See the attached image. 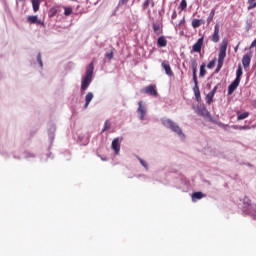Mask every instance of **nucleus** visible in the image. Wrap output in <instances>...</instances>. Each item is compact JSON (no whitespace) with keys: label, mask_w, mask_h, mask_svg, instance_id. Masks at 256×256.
<instances>
[{"label":"nucleus","mask_w":256,"mask_h":256,"mask_svg":"<svg viewBox=\"0 0 256 256\" xmlns=\"http://www.w3.org/2000/svg\"><path fill=\"white\" fill-rule=\"evenodd\" d=\"M72 1H75V0H72Z\"/></svg>","instance_id":"obj_46"},{"label":"nucleus","mask_w":256,"mask_h":256,"mask_svg":"<svg viewBox=\"0 0 256 256\" xmlns=\"http://www.w3.org/2000/svg\"><path fill=\"white\" fill-rule=\"evenodd\" d=\"M139 162H140L142 167H145V169H147V162H145V160L139 158Z\"/></svg>","instance_id":"obj_35"},{"label":"nucleus","mask_w":256,"mask_h":256,"mask_svg":"<svg viewBox=\"0 0 256 256\" xmlns=\"http://www.w3.org/2000/svg\"><path fill=\"white\" fill-rule=\"evenodd\" d=\"M229 42L227 40H223L221 46L219 48V55H218V65L216 68V73H219L223 67V63H225V58L227 57V46Z\"/></svg>","instance_id":"obj_1"},{"label":"nucleus","mask_w":256,"mask_h":256,"mask_svg":"<svg viewBox=\"0 0 256 256\" xmlns=\"http://www.w3.org/2000/svg\"><path fill=\"white\" fill-rule=\"evenodd\" d=\"M193 81H194V88H193L194 95L197 101H201V91L199 90V82L197 81V78L196 80H193Z\"/></svg>","instance_id":"obj_8"},{"label":"nucleus","mask_w":256,"mask_h":256,"mask_svg":"<svg viewBox=\"0 0 256 256\" xmlns=\"http://www.w3.org/2000/svg\"><path fill=\"white\" fill-rule=\"evenodd\" d=\"M172 19H177V12H173L172 16H171Z\"/></svg>","instance_id":"obj_37"},{"label":"nucleus","mask_w":256,"mask_h":256,"mask_svg":"<svg viewBox=\"0 0 256 256\" xmlns=\"http://www.w3.org/2000/svg\"><path fill=\"white\" fill-rule=\"evenodd\" d=\"M213 97H215V95L211 92H209L206 96V103H208V105H211V103H213Z\"/></svg>","instance_id":"obj_24"},{"label":"nucleus","mask_w":256,"mask_h":256,"mask_svg":"<svg viewBox=\"0 0 256 256\" xmlns=\"http://www.w3.org/2000/svg\"><path fill=\"white\" fill-rule=\"evenodd\" d=\"M180 9L181 11H185L187 9V0H181Z\"/></svg>","instance_id":"obj_28"},{"label":"nucleus","mask_w":256,"mask_h":256,"mask_svg":"<svg viewBox=\"0 0 256 256\" xmlns=\"http://www.w3.org/2000/svg\"><path fill=\"white\" fill-rule=\"evenodd\" d=\"M217 62L216 59H213L212 61H210L207 65L208 69H213V67H215V63Z\"/></svg>","instance_id":"obj_32"},{"label":"nucleus","mask_w":256,"mask_h":256,"mask_svg":"<svg viewBox=\"0 0 256 256\" xmlns=\"http://www.w3.org/2000/svg\"><path fill=\"white\" fill-rule=\"evenodd\" d=\"M37 61H38L39 65H40V67H43V60H41V53H39L37 55Z\"/></svg>","instance_id":"obj_34"},{"label":"nucleus","mask_w":256,"mask_h":256,"mask_svg":"<svg viewBox=\"0 0 256 256\" xmlns=\"http://www.w3.org/2000/svg\"><path fill=\"white\" fill-rule=\"evenodd\" d=\"M151 5V0H145L144 3L142 4V9L143 11H146L147 7Z\"/></svg>","instance_id":"obj_31"},{"label":"nucleus","mask_w":256,"mask_h":256,"mask_svg":"<svg viewBox=\"0 0 256 256\" xmlns=\"http://www.w3.org/2000/svg\"><path fill=\"white\" fill-rule=\"evenodd\" d=\"M248 3V7H247V9H248V11H251V10H253V9H255L256 8V2H247Z\"/></svg>","instance_id":"obj_30"},{"label":"nucleus","mask_w":256,"mask_h":256,"mask_svg":"<svg viewBox=\"0 0 256 256\" xmlns=\"http://www.w3.org/2000/svg\"><path fill=\"white\" fill-rule=\"evenodd\" d=\"M248 205L251 207V203H248Z\"/></svg>","instance_id":"obj_45"},{"label":"nucleus","mask_w":256,"mask_h":256,"mask_svg":"<svg viewBox=\"0 0 256 256\" xmlns=\"http://www.w3.org/2000/svg\"><path fill=\"white\" fill-rule=\"evenodd\" d=\"M211 41L213 43H219V24H216L214 26V32H213Z\"/></svg>","instance_id":"obj_12"},{"label":"nucleus","mask_w":256,"mask_h":256,"mask_svg":"<svg viewBox=\"0 0 256 256\" xmlns=\"http://www.w3.org/2000/svg\"><path fill=\"white\" fill-rule=\"evenodd\" d=\"M197 114L201 115V117H209V111H207V108L205 106H200L197 109Z\"/></svg>","instance_id":"obj_15"},{"label":"nucleus","mask_w":256,"mask_h":256,"mask_svg":"<svg viewBox=\"0 0 256 256\" xmlns=\"http://www.w3.org/2000/svg\"><path fill=\"white\" fill-rule=\"evenodd\" d=\"M190 64L192 67L193 81H196V79H197V60L195 58H192L190 61Z\"/></svg>","instance_id":"obj_9"},{"label":"nucleus","mask_w":256,"mask_h":256,"mask_svg":"<svg viewBox=\"0 0 256 256\" xmlns=\"http://www.w3.org/2000/svg\"><path fill=\"white\" fill-rule=\"evenodd\" d=\"M205 41V37H201L197 40V42L192 46V53H201V49H203V43Z\"/></svg>","instance_id":"obj_4"},{"label":"nucleus","mask_w":256,"mask_h":256,"mask_svg":"<svg viewBox=\"0 0 256 256\" xmlns=\"http://www.w3.org/2000/svg\"><path fill=\"white\" fill-rule=\"evenodd\" d=\"M41 5V0H32V7L34 13H37L39 11V6Z\"/></svg>","instance_id":"obj_19"},{"label":"nucleus","mask_w":256,"mask_h":256,"mask_svg":"<svg viewBox=\"0 0 256 256\" xmlns=\"http://www.w3.org/2000/svg\"><path fill=\"white\" fill-rule=\"evenodd\" d=\"M210 93H212V95H215V93H217V86H215Z\"/></svg>","instance_id":"obj_36"},{"label":"nucleus","mask_w":256,"mask_h":256,"mask_svg":"<svg viewBox=\"0 0 256 256\" xmlns=\"http://www.w3.org/2000/svg\"><path fill=\"white\" fill-rule=\"evenodd\" d=\"M247 117H249V112L237 113L238 121H243V119H247Z\"/></svg>","instance_id":"obj_22"},{"label":"nucleus","mask_w":256,"mask_h":256,"mask_svg":"<svg viewBox=\"0 0 256 256\" xmlns=\"http://www.w3.org/2000/svg\"><path fill=\"white\" fill-rule=\"evenodd\" d=\"M252 57H253L252 53H247L243 56L242 65H243L244 69H247V67H249V65H251V58Z\"/></svg>","instance_id":"obj_6"},{"label":"nucleus","mask_w":256,"mask_h":256,"mask_svg":"<svg viewBox=\"0 0 256 256\" xmlns=\"http://www.w3.org/2000/svg\"><path fill=\"white\" fill-rule=\"evenodd\" d=\"M139 107L137 109V112L139 113L140 115V119L141 121H143L145 119V113H147V111L145 110V106L143 105V102H139L138 103Z\"/></svg>","instance_id":"obj_11"},{"label":"nucleus","mask_w":256,"mask_h":256,"mask_svg":"<svg viewBox=\"0 0 256 256\" xmlns=\"http://www.w3.org/2000/svg\"><path fill=\"white\" fill-rule=\"evenodd\" d=\"M250 214H252V215H256V211H255V213H253V211H251V210H250Z\"/></svg>","instance_id":"obj_44"},{"label":"nucleus","mask_w":256,"mask_h":256,"mask_svg":"<svg viewBox=\"0 0 256 256\" xmlns=\"http://www.w3.org/2000/svg\"><path fill=\"white\" fill-rule=\"evenodd\" d=\"M150 5H151V7H155V2H153V0H151Z\"/></svg>","instance_id":"obj_40"},{"label":"nucleus","mask_w":256,"mask_h":256,"mask_svg":"<svg viewBox=\"0 0 256 256\" xmlns=\"http://www.w3.org/2000/svg\"><path fill=\"white\" fill-rule=\"evenodd\" d=\"M106 57H108L109 59H113V53H107Z\"/></svg>","instance_id":"obj_38"},{"label":"nucleus","mask_w":256,"mask_h":256,"mask_svg":"<svg viewBox=\"0 0 256 256\" xmlns=\"http://www.w3.org/2000/svg\"><path fill=\"white\" fill-rule=\"evenodd\" d=\"M71 13H73V8H71V7H64V15L66 17H69V15H71Z\"/></svg>","instance_id":"obj_27"},{"label":"nucleus","mask_w":256,"mask_h":256,"mask_svg":"<svg viewBox=\"0 0 256 256\" xmlns=\"http://www.w3.org/2000/svg\"><path fill=\"white\" fill-rule=\"evenodd\" d=\"M242 75H243V68L241 66H239L237 71H236V78H235V80L241 82Z\"/></svg>","instance_id":"obj_21"},{"label":"nucleus","mask_w":256,"mask_h":256,"mask_svg":"<svg viewBox=\"0 0 256 256\" xmlns=\"http://www.w3.org/2000/svg\"><path fill=\"white\" fill-rule=\"evenodd\" d=\"M250 47L251 48L256 47V39L251 43Z\"/></svg>","instance_id":"obj_39"},{"label":"nucleus","mask_w":256,"mask_h":256,"mask_svg":"<svg viewBox=\"0 0 256 256\" xmlns=\"http://www.w3.org/2000/svg\"><path fill=\"white\" fill-rule=\"evenodd\" d=\"M239 48V45H237L235 48H234V51L237 52V49Z\"/></svg>","instance_id":"obj_42"},{"label":"nucleus","mask_w":256,"mask_h":256,"mask_svg":"<svg viewBox=\"0 0 256 256\" xmlns=\"http://www.w3.org/2000/svg\"><path fill=\"white\" fill-rule=\"evenodd\" d=\"M161 67L164 69L166 75H168V77H173V70H171V65H169V62L167 61H162L161 63Z\"/></svg>","instance_id":"obj_7"},{"label":"nucleus","mask_w":256,"mask_h":256,"mask_svg":"<svg viewBox=\"0 0 256 256\" xmlns=\"http://www.w3.org/2000/svg\"><path fill=\"white\" fill-rule=\"evenodd\" d=\"M205 67H207V65L205 64H201L200 66V77H205V75H207V70L205 69Z\"/></svg>","instance_id":"obj_23"},{"label":"nucleus","mask_w":256,"mask_h":256,"mask_svg":"<svg viewBox=\"0 0 256 256\" xmlns=\"http://www.w3.org/2000/svg\"><path fill=\"white\" fill-rule=\"evenodd\" d=\"M213 17H215V10H211L208 18H207V23H211V21H213Z\"/></svg>","instance_id":"obj_29"},{"label":"nucleus","mask_w":256,"mask_h":256,"mask_svg":"<svg viewBox=\"0 0 256 256\" xmlns=\"http://www.w3.org/2000/svg\"><path fill=\"white\" fill-rule=\"evenodd\" d=\"M239 83H241L239 80H234L229 86H228V95H233L237 87H239Z\"/></svg>","instance_id":"obj_10"},{"label":"nucleus","mask_w":256,"mask_h":256,"mask_svg":"<svg viewBox=\"0 0 256 256\" xmlns=\"http://www.w3.org/2000/svg\"><path fill=\"white\" fill-rule=\"evenodd\" d=\"M112 149L116 153V155H119V151H121V144H119V138H115L112 141Z\"/></svg>","instance_id":"obj_13"},{"label":"nucleus","mask_w":256,"mask_h":256,"mask_svg":"<svg viewBox=\"0 0 256 256\" xmlns=\"http://www.w3.org/2000/svg\"><path fill=\"white\" fill-rule=\"evenodd\" d=\"M158 47H167V38L165 36H160L157 40Z\"/></svg>","instance_id":"obj_16"},{"label":"nucleus","mask_w":256,"mask_h":256,"mask_svg":"<svg viewBox=\"0 0 256 256\" xmlns=\"http://www.w3.org/2000/svg\"><path fill=\"white\" fill-rule=\"evenodd\" d=\"M183 23H185V18H183V19L180 21L179 25H183Z\"/></svg>","instance_id":"obj_41"},{"label":"nucleus","mask_w":256,"mask_h":256,"mask_svg":"<svg viewBox=\"0 0 256 256\" xmlns=\"http://www.w3.org/2000/svg\"><path fill=\"white\" fill-rule=\"evenodd\" d=\"M95 67L93 62H91L88 67L86 68V72H85V76L82 80V84H81V90L85 91V89H87V87H89V85H91V82L93 81V71H94Z\"/></svg>","instance_id":"obj_2"},{"label":"nucleus","mask_w":256,"mask_h":256,"mask_svg":"<svg viewBox=\"0 0 256 256\" xmlns=\"http://www.w3.org/2000/svg\"><path fill=\"white\" fill-rule=\"evenodd\" d=\"M109 129H111V122H109V120H106L104 123V128L102 130V133H105V131H109Z\"/></svg>","instance_id":"obj_26"},{"label":"nucleus","mask_w":256,"mask_h":256,"mask_svg":"<svg viewBox=\"0 0 256 256\" xmlns=\"http://www.w3.org/2000/svg\"><path fill=\"white\" fill-rule=\"evenodd\" d=\"M249 3L256 2V0H248Z\"/></svg>","instance_id":"obj_43"},{"label":"nucleus","mask_w":256,"mask_h":256,"mask_svg":"<svg viewBox=\"0 0 256 256\" xmlns=\"http://www.w3.org/2000/svg\"><path fill=\"white\" fill-rule=\"evenodd\" d=\"M85 105L84 108L87 109L89 107V103L93 101V92H88L86 97H85Z\"/></svg>","instance_id":"obj_17"},{"label":"nucleus","mask_w":256,"mask_h":256,"mask_svg":"<svg viewBox=\"0 0 256 256\" xmlns=\"http://www.w3.org/2000/svg\"><path fill=\"white\" fill-rule=\"evenodd\" d=\"M162 124L164 127H167V129H171L174 133H177L179 137H185V134H183V130H181V127L177 125L173 120L171 119H162Z\"/></svg>","instance_id":"obj_3"},{"label":"nucleus","mask_w":256,"mask_h":256,"mask_svg":"<svg viewBox=\"0 0 256 256\" xmlns=\"http://www.w3.org/2000/svg\"><path fill=\"white\" fill-rule=\"evenodd\" d=\"M27 21L30 24H36V25H44L43 21L38 20L37 16H28Z\"/></svg>","instance_id":"obj_14"},{"label":"nucleus","mask_w":256,"mask_h":256,"mask_svg":"<svg viewBox=\"0 0 256 256\" xmlns=\"http://www.w3.org/2000/svg\"><path fill=\"white\" fill-rule=\"evenodd\" d=\"M203 197H205V194H203V192H194L192 194V201L195 202L199 199H203Z\"/></svg>","instance_id":"obj_18"},{"label":"nucleus","mask_w":256,"mask_h":256,"mask_svg":"<svg viewBox=\"0 0 256 256\" xmlns=\"http://www.w3.org/2000/svg\"><path fill=\"white\" fill-rule=\"evenodd\" d=\"M129 3V0H119L118 7H121V5H127Z\"/></svg>","instance_id":"obj_33"},{"label":"nucleus","mask_w":256,"mask_h":256,"mask_svg":"<svg viewBox=\"0 0 256 256\" xmlns=\"http://www.w3.org/2000/svg\"><path fill=\"white\" fill-rule=\"evenodd\" d=\"M144 93H146V95H151L152 97H157V95H158L155 85H149V86L145 87Z\"/></svg>","instance_id":"obj_5"},{"label":"nucleus","mask_w":256,"mask_h":256,"mask_svg":"<svg viewBox=\"0 0 256 256\" xmlns=\"http://www.w3.org/2000/svg\"><path fill=\"white\" fill-rule=\"evenodd\" d=\"M153 31L156 35H160L161 33V26L159 24H153Z\"/></svg>","instance_id":"obj_25"},{"label":"nucleus","mask_w":256,"mask_h":256,"mask_svg":"<svg viewBox=\"0 0 256 256\" xmlns=\"http://www.w3.org/2000/svg\"><path fill=\"white\" fill-rule=\"evenodd\" d=\"M203 20H199V19H193L192 20V27L193 29H197L199 27H201V25H203Z\"/></svg>","instance_id":"obj_20"}]
</instances>
